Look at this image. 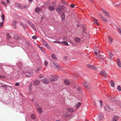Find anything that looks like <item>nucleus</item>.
<instances>
[{
  "label": "nucleus",
  "instance_id": "1",
  "mask_svg": "<svg viewBox=\"0 0 121 121\" xmlns=\"http://www.w3.org/2000/svg\"><path fill=\"white\" fill-rule=\"evenodd\" d=\"M33 73L32 71L29 70L26 71V69L23 72L21 73V74L22 75H23V74L24 75L25 74L26 76L28 77H31L33 75Z\"/></svg>",
  "mask_w": 121,
  "mask_h": 121
},
{
  "label": "nucleus",
  "instance_id": "2",
  "mask_svg": "<svg viewBox=\"0 0 121 121\" xmlns=\"http://www.w3.org/2000/svg\"><path fill=\"white\" fill-rule=\"evenodd\" d=\"M65 7L63 5L59 6L56 8V11L59 13L62 12L61 9L64 10L65 9Z\"/></svg>",
  "mask_w": 121,
  "mask_h": 121
},
{
  "label": "nucleus",
  "instance_id": "3",
  "mask_svg": "<svg viewBox=\"0 0 121 121\" xmlns=\"http://www.w3.org/2000/svg\"><path fill=\"white\" fill-rule=\"evenodd\" d=\"M58 77L57 75H53L52 76L51 79L50 78V80L51 81L55 82L57 80Z\"/></svg>",
  "mask_w": 121,
  "mask_h": 121
},
{
  "label": "nucleus",
  "instance_id": "4",
  "mask_svg": "<svg viewBox=\"0 0 121 121\" xmlns=\"http://www.w3.org/2000/svg\"><path fill=\"white\" fill-rule=\"evenodd\" d=\"M19 24L21 26H23L24 29H27V26L23 22H19Z\"/></svg>",
  "mask_w": 121,
  "mask_h": 121
},
{
  "label": "nucleus",
  "instance_id": "5",
  "mask_svg": "<svg viewBox=\"0 0 121 121\" xmlns=\"http://www.w3.org/2000/svg\"><path fill=\"white\" fill-rule=\"evenodd\" d=\"M61 15H60V16L62 19V21H64L65 20V13L64 12H63L61 13Z\"/></svg>",
  "mask_w": 121,
  "mask_h": 121
},
{
  "label": "nucleus",
  "instance_id": "6",
  "mask_svg": "<svg viewBox=\"0 0 121 121\" xmlns=\"http://www.w3.org/2000/svg\"><path fill=\"white\" fill-rule=\"evenodd\" d=\"M41 9L40 8L38 7H36L35 9V12L37 13H41Z\"/></svg>",
  "mask_w": 121,
  "mask_h": 121
},
{
  "label": "nucleus",
  "instance_id": "7",
  "mask_svg": "<svg viewBox=\"0 0 121 121\" xmlns=\"http://www.w3.org/2000/svg\"><path fill=\"white\" fill-rule=\"evenodd\" d=\"M42 82L43 83H49V81L46 78H44L41 80Z\"/></svg>",
  "mask_w": 121,
  "mask_h": 121
},
{
  "label": "nucleus",
  "instance_id": "8",
  "mask_svg": "<svg viewBox=\"0 0 121 121\" xmlns=\"http://www.w3.org/2000/svg\"><path fill=\"white\" fill-rule=\"evenodd\" d=\"M100 73L102 75L104 76V77H107V75L105 71L104 70L100 72Z\"/></svg>",
  "mask_w": 121,
  "mask_h": 121
},
{
  "label": "nucleus",
  "instance_id": "9",
  "mask_svg": "<svg viewBox=\"0 0 121 121\" xmlns=\"http://www.w3.org/2000/svg\"><path fill=\"white\" fill-rule=\"evenodd\" d=\"M117 63L118 66L121 67V63L119 59L118 58H117Z\"/></svg>",
  "mask_w": 121,
  "mask_h": 121
},
{
  "label": "nucleus",
  "instance_id": "10",
  "mask_svg": "<svg viewBox=\"0 0 121 121\" xmlns=\"http://www.w3.org/2000/svg\"><path fill=\"white\" fill-rule=\"evenodd\" d=\"M109 58L111 60L112 59V57L114 56V55L112 54V52H109L108 53Z\"/></svg>",
  "mask_w": 121,
  "mask_h": 121
},
{
  "label": "nucleus",
  "instance_id": "11",
  "mask_svg": "<svg viewBox=\"0 0 121 121\" xmlns=\"http://www.w3.org/2000/svg\"><path fill=\"white\" fill-rule=\"evenodd\" d=\"M119 119V117L117 116H113L112 118L113 121H117Z\"/></svg>",
  "mask_w": 121,
  "mask_h": 121
},
{
  "label": "nucleus",
  "instance_id": "12",
  "mask_svg": "<svg viewBox=\"0 0 121 121\" xmlns=\"http://www.w3.org/2000/svg\"><path fill=\"white\" fill-rule=\"evenodd\" d=\"M48 8L49 10L51 11H53L55 9L54 7L52 5L49 6Z\"/></svg>",
  "mask_w": 121,
  "mask_h": 121
},
{
  "label": "nucleus",
  "instance_id": "13",
  "mask_svg": "<svg viewBox=\"0 0 121 121\" xmlns=\"http://www.w3.org/2000/svg\"><path fill=\"white\" fill-rule=\"evenodd\" d=\"M37 111L39 113H41L43 112V110L40 107H39L37 108Z\"/></svg>",
  "mask_w": 121,
  "mask_h": 121
},
{
  "label": "nucleus",
  "instance_id": "14",
  "mask_svg": "<svg viewBox=\"0 0 121 121\" xmlns=\"http://www.w3.org/2000/svg\"><path fill=\"white\" fill-rule=\"evenodd\" d=\"M82 104V103L81 102H78L75 105V107L77 108H78Z\"/></svg>",
  "mask_w": 121,
  "mask_h": 121
},
{
  "label": "nucleus",
  "instance_id": "15",
  "mask_svg": "<svg viewBox=\"0 0 121 121\" xmlns=\"http://www.w3.org/2000/svg\"><path fill=\"white\" fill-rule=\"evenodd\" d=\"M43 44L44 45V46L47 48H48V49H50V47L48 45V44L47 43H46L45 41H44V42H43Z\"/></svg>",
  "mask_w": 121,
  "mask_h": 121
},
{
  "label": "nucleus",
  "instance_id": "16",
  "mask_svg": "<svg viewBox=\"0 0 121 121\" xmlns=\"http://www.w3.org/2000/svg\"><path fill=\"white\" fill-rule=\"evenodd\" d=\"M75 41L77 43H79L81 41L80 39L78 37H75Z\"/></svg>",
  "mask_w": 121,
  "mask_h": 121
},
{
  "label": "nucleus",
  "instance_id": "17",
  "mask_svg": "<svg viewBox=\"0 0 121 121\" xmlns=\"http://www.w3.org/2000/svg\"><path fill=\"white\" fill-rule=\"evenodd\" d=\"M104 116L102 114H100L99 115V116L98 118V120H100L104 118Z\"/></svg>",
  "mask_w": 121,
  "mask_h": 121
},
{
  "label": "nucleus",
  "instance_id": "18",
  "mask_svg": "<svg viewBox=\"0 0 121 121\" xmlns=\"http://www.w3.org/2000/svg\"><path fill=\"white\" fill-rule=\"evenodd\" d=\"M83 85L86 89H88L90 87L89 84H83Z\"/></svg>",
  "mask_w": 121,
  "mask_h": 121
},
{
  "label": "nucleus",
  "instance_id": "19",
  "mask_svg": "<svg viewBox=\"0 0 121 121\" xmlns=\"http://www.w3.org/2000/svg\"><path fill=\"white\" fill-rule=\"evenodd\" d=\"M61 44L65 45L66 46H68L69 44L67 42L64 41L61 42Z\"/></svg>",
  "mask_w": 121,
  "mask_h": 121
},
{
  "label": "nucleus",
  "instance_id": "20",
  "mask_svg": "<svg viewBox=\"0 0 121 121\" xmlns=\"http://www.w3.org/2000/svg\"><path fill=\"white\" fill-rule=\"evenodd\" d=\"M28 7L27 6H25L23 4H21L20 8L22 9H24L25 8H28Z\"/></svg>",
  "mask_w": 121,
  "mask_h": 121
},
{
  "label": "nucleus",
  "instance_id": "21",
  "mask_svg": "<svg viewBox=\"0 0 121 121\" xmlns=\"http://www.w3.org/2000/svg\"><path fill=\"white\" fill-rule=\"evenodd\" d=\"M28 22L30 24V26H31L33 28V29H34V27H34V26L32 22L30 21H28Z\"/></svg>",
  "mask_w": 121,
  "mask_h": 121
},
{
  "label": "nucleus",
  "instance_id": "22",
  "mask_svg": "<svg viewBox=\"0 0 121 121\" xmlns=\"http://www.w3.org/2000/svg\"><path fill=\"white\" fill-rule=\"evenodd\" d=\"M69 115V114L68 112H65L63 116L65 117H67Z\"/></svg>",
  "mask_w": 121,
  "mask_h": 121
},
{
  "label": "nucleus",
  "instance_id": "23",
  "mask_svg": "<svg viewBox=\"0 0 121 121\" xmlns=\"http://www.w3.org/2000/svg\"><path fill=\"white\" fill-rule=\"evenodd\" d=\"M108 40L109 41L110 43H111L112 42L113 39L110 36H109L108 37Z\"/></svg>",
  "mask_w": 121,
  "mask_h": 121
},
{
  "label": "nucleus",
  "instance_id": "24",
  "mask_svg": "<svg viewBox=\"0 0 121 121\" xmlns=\"http://www.w3.org/2000/svg\"><path fill=\"white\" fill-rule=\"evenodd\" d=\"M100 18L102 19V20L104 21H106L107 20L106 18L100 15Z\"/></svg>",
  "mask_w": 121,
  "mask_h": 121
},
{
  "label": "nucleus",
  "instance_id": "25",
  "mask_svg": "<svg viewBox=\"0 0 121 121\" xmlns=\"http://www.w3.org/2000/svg\"><path fill=\"white\" fill-rule=\"evenodd\" d=\"M31 118L32 119H35L36 118L34 114H31L30 116Z\"/></svg>",
  "mask_w": 121,
  "mask_h": 121
},
{
  "label": "nucleus",
  "instance_id": "26",
  "mask_svg": "<svg viewBox=\"0 0 121 121\" xmlns=\"http://www.w3.org/2000/svg\"><path fill=\"white\" fill-rule=\"evenodd\" d=\"M104 14H105L106 16L108 17L109 18L110 17V16L109 13L108 12H106Z\"/></svg>",
  "mask_w": 121,
  "mask_h": 121
},
{
  "label": "nucleus",
  "instance_id": "27",
  "mask_svg": "<svg viewBox=\"0 0 121 121\" xmlns=\"http://www.w3.org/2000/svg\"><path fill=\"white\" fill-rule=\"evenodd\" d=\"M21 4L19 3H16L15 4V5L18 8H20Z\"/></svg>",
  "mask_w": 121,
  "mask_h": 121
},
{
  "label": "nucleus",
  "instance_id": "28",
  "mask_svg": "<svg viewBox=\"0 0 121 121\" xmlns=\"http://www.w3.org/2000/svg\"><path fill=\"white\" fill-rule=\"evenodd\" d=\"M67 110L68 111H69L71 112H74V111L73 109L70 108H67Z\"/></svg>",
  "mask_w": 121,
  "mask_h": 121
},
{
  "label": "nucleus",
  "instance_id": "29",
  "mask_svg": "<svg viewBox=\"0 0 121 121\" xmlns=\"http://www.w3.org/2000/svg\"><path fill=\"white\" fill-rule=\"evenodd\" d=\"M52 58L53 59H57L56 57V56L53 54H52Z\"/></svg>",
  "mask_w": 121,
  "mask_h": 121
},
{
  "label": "nucleus",
  "instance_id": "30",
  "mask_svg": "<svg viewBox=\"0 0 121 121\" xmlns=\"http://www.w3.org/2000/svg\"><path fill=\"white\" fill-rule=\"evenodd\" d=\"M86 66L87 67L90 68H92L93 67V65L90 64L87 65Z\"/></svg>",
  "mask_w": 121,
  "mask_h": 121
},
{
  "label": "nucleus",
  "instance_id": "31",
  "mask_svg": "<svg viewBox=\"0 0 121 121\" xmlns=\"http://www.w3.org/2000/svg\"><path fill=\"white\" fill-rule=\"evenodd\" d=\"M64 83H70V81L68 79H65L64 80Z\"/></svg>",
  "mask_w": 121,
  "mask_h": 121
},
{
  "label": "nucleus",
  "instance_id": "32",
  "mask_svg": "<svg viewBox=\"0 0 121 121\" xmlns=\"http://www.w3.org/2000/svg\"><path fill=\"white\" fill-rule=\"evenodd\" d=\"M33 82L35 83H40V82L39 81L36 80L34 81Z\"/></svg>",
  "mask_w": 121,
  "mask_h": 121
},
{
  "label": "nucleus",
  "instance_id": "33",
  "mask_svg": "<svg viewBox=\"0 0 121 121\" xmlns=\"http://www.w3.org/2000/svg\"><path fill=\"white\" fill-rule=\"evenodd\" d=\"M14 38L16 39H19L20 37L16 35H15L14 36Z\"/></svg>",
  "mask_w": 121,
  "mask_h": 121
},
{
  "label": "nucleus",
  "instance_id": "34",
  "mask_svg": "<svg viewBox=\"0 0 121 121\" xmlns=\"http://www.w3.org/2000/svg\"><path fill=\"white\" fill-rule=\"evenodd\" d=\"M54 65L57 68V69L59 70L60 69V68L58 66V65L55 63H54Z\"/></svg>",
  "mask_w": 121,
  "mask_h": 121
},
{
  "label": "nucleus",
  "instance_id": "35",
  "mask_svg": "<svg viewBox=\"0 0 121 121\" xmlns=\"http://www.w3.org/2000/svg\"><path fill=\"white\" fill-rule=\"evenodd\" d=\"M1 17L2 18V21H3L4 20V18L5 17L4 16V14H2Z\"/></svg>",
  "mask_w": 121,
  "mask_h": 121
},
{
  "label": "nucleus",
  "instance_id": "36",
  "mask_svg": "<svg viewBox=\"0 0 121 121\" xmlns=\"http://www.w3.org/2000/svg\"><path fill=\"white\" fill-rule=\"evenodd\" d=\"M48 62L46 61V60L45 61L44 63V65L46 66H47L48 65Z\"/></svg>",
  "mask_w": 121,
  "mask_h": 121
},
{
  "label": "nucleus",
  "instance_id": "37",
  "mask_svg": "<svg viewBox=\"0 0 121 121\" xmlns=\"http://www.w3.org/2000/svg\"><path fill=\"white\" fill-rule=\"evenodd\" d=\"M93 19L95 20L94 22V23L96 24H97V23L96 22L98 21V20L95 18H94Z\"/></svg>",
  "mask_w": 121,
  "mask_h": 121
},
{
  "label": "nucleus",
  "instance_id": "38",
  "mask_svg": "<svg viewBox=\"0 0 121 121\" xmlns=\"http://www.w3.org/2000/svg\"><path fill=\"white\" fill-rule=\"evenodd\" d=\"M44 76V75L41 74L39 76V78H41L43 77Z\"/></svg>",
  "mask_w": 121,
  "mask_h": 121
},
{
  "label": "nucleus",
  "instance_id": "39",
  "mask_svg": "<svg viewBox=\"0 0 121 121\" xmlns=\"http://www.w3.org/2000/svg\"><path fill=\"white\" fill-rule=\"evenodd\" d=\"M17 23V22L15 21H14L12 23L13 25H16Z\"/></svg>",
  "mask_w": 121,
  "mask_h": 121
},
{
  "label": "nucleus",
  "instance_id": "40",
  "mask_svg": "<svg viewBox=\"0 0 121 121\" xmlns=\"http://www.w3.org/2000/svg\"><path fill=\"white\" fill-rule=\"evenodd\" d=\"M32 38L33 39L35 40L37 39V36L36 35H34L32 37Z\"/></svg>",
  "mask_w": 121,
  "mask_h": 121
},
{
  "label": "nucleus",
  "instance_id": "41",
  "mask_svg": "<svg viewBox=\"0 0 121 121\" xmlns=\"http://www.w3.org/2000/svg\"><path fill=\"white\" fill-rule=\"evenodd\" d=\"M53 42L54 43H57L59 44H61V42L58 41H53Z\"/></svg>",
  "mask_w": 121,
  "mask_h": 121
},
{
  "label": "nucleus",
  "instance_id": "42",
  "mask_svg": "<svg viewBox=\"0 0 121 121\" xmlns=\"http://www.w3.org/2000/svg\"><path fill=\"white\" fill-rule=\"evenodd\" d=\"M117 90L119 91H121V87L120 86H118L117 87Z\"/></svg>",
  "mask_w": 121,
  "mask_h": 121
},
{
  "label": "nucleus",
  "instance_id": "43",
  "mask_svg": "<svg viewBox=\"0 0 121 121\" xmlns=\"http://www.w3.org/2000/svg\"><path fill=\"white\" fill-rule=\"evenodd\" d=\"M30 84V85H29V89H30V90H31L32 89V85H31V84Z\"/></svg>",
  "mask_w": 121,
  "mask_h": 121
},
{
  "label": "nucleus",
  "instance_id": "44",
  "mask_svg": "<svg viewBox=\"0 0 121 121\" xmlns=\"http://www.w3.org/2000/svg\"><path fill=\"white\" fill-rule=\"evenodd\" d=\"M5 77V76L2 75H0V78H4Z\"/></svg>",
  "mask_w": 121,
  "mask_h": 121
},
{
  "label": "nucleus",
  "instance_id": "45",
  "mask_svg": "<svg viewBox=\"0 0 121 121\" xmlns=\"http://www.w3.org/2000/svg\"><path fill=\"white\" fill-rule=\"evenodd\" d=\"M1 3H2L4 6H6L7 5V3L6 2H2Z\"/></svg>",
  "mask_w": 121,
  "mask_h": 121
},
{
  "label": "nucleus",
  "instance_id": "46",
  "mask_svg": "<svg viewBox=\"0 0 121 121\" xmlns=\"http://www.w3.org/2000/svg\"><path fill=\"white\" fill-rule=\"evenodd\" d=\"M100 105L101 107H102V102L101 100H100Z\"/></svg>",
  "mask_w": 121,
  "mask_h": 121
},
{
  "label": "nucleus",
  "instance_id": "47",
  "mask_svg": "<svg viewBox=\"0 0 121 121\" xmlns=\"http://www.w3.org/2000/svg\"><path fill=\"white\" fill-rule=\"evenodd\" d=\"M111 100L113 101H115L116 100L115 98H111Z\"/></svg>",
  "mask_w": 121,
  "mask_h": 121
},
{
  "label": "nucleus",
  "instance_id": "48",
  "mask_svg": "<svg viewBox=\"0 0 121 121\" xmlns=\"http://www.w3.org/2000/svg\"><path fill=\"white\" fill-rule=\"evenodd\" d=\"M70 7L72 8H74L75 6L73 4H71L70 5Z\"/></svg>",
  "mask_w": 121,
  "mask_h": 121
},
{
  "label": "nucleus",
  "instance_id": "49",
  "mask_svg": "<svg viewBox=\"0 0 121 121\" xmlns=\"http://www.w3.org/2000/svg\"><path fill=\"white\" fill-rule=\"evenodd\" d=\"M19 64H20V65H19V66H20V67L21 66H21H22V63H21V62H20V63H17V65H18V66H19L18 65H19Z\"/></svg>",
  "mask_w": 121,
  "mask_h": 121
},
{
  "label": "nucleus",
  "instance_id": "50",
  "mask_svg": "<svg viewBox=\"0 0 121 121\" xmlns=\"http://www.w3.org/2000/svg\"><path fill=\"white\" fill-rule=\"evenodd\" d=\"M92 69L94 70H96L97 69L96 67L94 66L93 65V67L92 68Z\"/></svg>",
  "mask_w": 121,
  "mask_h": 121
},
{
  "label": "nucleus",
  "instance_id": "51",
  "mask_svg": "<svg viewBox=\"0 0 121 121\" xmlns=\"http://www.w3.org/2000/svg\"><path fill=\"white\" fill-rule=\"evenodd\" d=\"M35 105L37 107L39 106V103H35Z\"/></svg>",
  "mask_w": 121,
  "mask_h": 121
},
{
  "label": "nucleus",
  "instance_id": "52",
  "mask_svg": "<svg viewBox=\"0 0 121 121\" xmlns=\"http://www.w3.org/2000/svg\"><path fill=\"white\" fill-rule=\"evenodd\" d=\"M17 75H16V76H17V75H20V72L18 71V72H17Z\"/></svg>",
  "mask_w": 121,
  "mask_h": 121
},
{
  "label": "nucleus",
  "instance_id": "53",
  "mask_svg": "<svg viewBox=\"0 0 121 121\" xmlns=\"http://www.w3.org/2000/svg\"><path fill=\"white\" fill-rule=\"evenodd\" d=\"M68 57L67 56H65L64 57V58L65 60H66L68 59Z\"/></svg>",
  "mask_w": 121,
  "mask_h": 121
},
{
  "label": "nucleus",
  "instance_id": "54",
  "mask_svg": "<svg viewBox=\"0 0 121 121\" xmlns=\"http://www.w3.org/2000/svg\"><path fill=\"white\" fill-rule=\"evenodd\" d=\"M7 39H11V37L9 36H7Z\"/></svg>",
  "mask_w": 121,
  "mask_h": 121
},
{
  "label": "nucleus",
  "instance_id": "55",
  "mask_svg": "<svg viewBox=\"0 0 121 121\" xmlns=\"http://www.w3.org/2000/svg\"><path fill=\"white\" fill-rule=\"evenodd\" d=\"M102 10L104 13L106 12L104 9H102Z\"/></svg>",
  "mask_w": 121,
  "mask_h": 121
},
{
  "label": "nucleus",
  "instance_id": "56",
  "mask_svg": "<svg viewBox=\"0 0 121 121\" xmlns=\"http://www.w3.org/2000/svg\"><path fill=\"white\" fill-rule=\"evenodd\" d=\"M111 85L112 87H113L115 86V84H111Z\"/></svg>",
  "mask_w": 121,
  "mask_h": 121
},
{
  "label": "nucleus",
  "instance_id": "57",
  "mask_svg": "<svg viewBox=\"0 0 121 121\" xmlns=\"http://www.w3.org/2000/svg\"><path fill=\"white\" fill-rule=\"evenodd\" d=\"M73 115H70L69 116V117H70V118H72V117H73Z\"/></svg>",
  "mask_w": 121,
  "mask_h": 121
},
{
  "label": "nucleus",
  "instance_id": "58",
  "mask_svg": "<svg viewBox=\"0 0 121 121\" xmlns=\"http://www.w3.org/2000/svg\"><path fill=\"white\" fill-rule=\"evenodd\" d=\"M110 83H115L112 80H111L110 81Z\"/></svg>",
  "mask_w": 121,
  "mask_h": 121
},
{
  "label": "nucleus",
  "instance_id": "59",
  "mask_svg": "<svg viewBox=\"0 0 121 121\" xmlns=\"http://www.w3.org/2000/svg\"><path fill=\"white\" fill-rule=\"evenodd\" d=\"M40 70V68H38L36 70V71L37 72H38V71H39V70Z\"/></svg>",
  "mask_w": 121,
  "mask_h": 121
},
{
  "label": "nucleus",
  "instance_id": "60",
  "mask_svg": "<svg viewBox=\"0 0 121 121\" xmlns=\"http://www.w3.org/2000/svg\"><path fill=\"white\" fill-rule=\"evenodd\" d=\"M20 84H15V85L16 86H18L20 85Z\"/></svg>",
  "mask_w": 121,
  "mask_h": 121
},
{
  "label": "nucleus",
  "instance_id": "61",
  "mask_svg": "<svg viewBox=\"0 0 121 121\" xmlns=\"http://www.w3.org/2000/svg\"><path fill=\"white\" fill-rule=\"evenodd\" d=\"M78 90L79 91H80L81 90H80V88H78Z\"/></svg>",
  "mask_w": 121,
  "mask_h": 121
},
{
  "label": "nucleus",
  "instance_id": "62",
  "mask_svg": "<svg viewBox=\"0 0 121 121\" xmlns=\"http://www.w3.org/2000/svg\"><path fill=\"white\" fill-rule=\"evenodd\" d=\"M99 58H100L102 60H104V58H103L102 57H99Z\"/></svg>",
  "mask_w": 121,
  "mask_h": 121
},
{
  "label": "nucleus",
  "instance_id": "63",
  "mask_svg": "<svg viewBox=\"0 0 121 121\" xmlns=\"http://www.w3.org/2000/svg\"><path fill=\"white\" fill-rule=\"evenodd\" d=\"M6 2L8 3H9V0H6Z\"/></svg>",
  "mask_w": 121,
  "mask_h": 121
},
{
  "label": "nucleus",
  "instance_id": "64",
  "mask_svg": "<svg viewBox=\"0 0 121 121\" xmlns=\"http://www.w3.org/2000/svg\"><path fill=\"white\" fill-rule=\"evenodd\" d=\"M98 56L99 57V56H101V55H100V54L99 53L98 54Z\"/></svg>",
  "mask_w": 121,
  "mask_h": 121
}]
</instances>
